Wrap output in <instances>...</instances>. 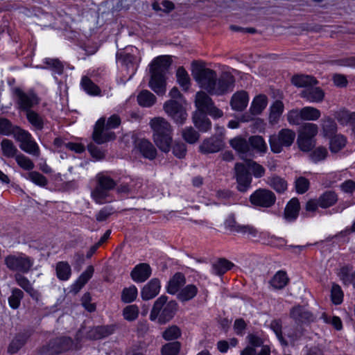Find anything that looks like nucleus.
<instances>
[{"mask_svg": "<svg viewBox=\"0 0 355 355\" xmlns=\"http://www.w3.org/2000/svg\"><path fill=\"white\" fill-rule=\"evenodd\" d=\"M192 76L200 87L211 95H223L234 87L235 78L231 73L223 72L218 78L215 71L196 62H192Z\"/></svg>", "mask_w": 355, "mask_h": 355, "instance_id": "f257e3e1", "label": "nucleus"}, {"mask_svg": "<svg viewBox=\"0 0 355 355\" xmlns=\"http://www.w3.org/2000/svg\"><path fill=\"white\" fill-rule=\"evenodd\" d=\"M149 125L153 130V140L157 147L164 153H168L173 141V128L163 117H154Z\"/></svg>", "mask_w": 355, "mask_h": 355, "instance_id": "f03ea898", "label": "nucleus"}, {"mask_svg": "<svg viewBox=\"0 0 355 355\" xmlns=\"http://www.w3.org/2000/svg\"><path fill=\"white\" fill-rule=\"evenodd\" d=\"M178 310V303L175 300H169L164 295L159 297L154 302L150 313L152 321L157 320L160 324L169 322Z\"/></svg>", "mask_w": 355, "mask_h": 355, "instance_id": "7ed1b4c3", "label": "nucleus"}, {"mask_svg": "<svg viewBox=\"0 0 355 355\" xmlns=\"http://www.w3.org/2000/svg\"><path fill=\"white\" fill-rule=\"evenodd\" d=\"M105 119L100 118L96 123L92 134L93 140L98 144H103L116 138L114 132L107 131L109 129L116 128L121 123V119L118 115H112L107 121Z\"/></svg>", "mask_w": 355, "mask_h": 355, "instance_id": "20e7f679", "label": "nucleus"}, {"mask_svg": "<svg viewBox=\"0 0 355 355\" xmlns=\"http://www.w3.org/2000/svg\"><path fill=\"white\" fill-rule=\"evenodd\" d=\"M96 185L92 191L91 196L98 204H104L109 200L110 191L116 186V182L110 176L103 173H98L96 176Z\"/></svg>", "mask_w": 355, "mask_h": 355, "instance_id": "39448f33", "label": "nucleus"}, {"mask_svg": "<svg viewBox=\"0 0 355 355\" xmlns=\"http://www.w3.org/2000/svg\"><path fill=\"white\" fill-rule=\"evenodd\" d=\"M296 137L295 131L289 128H283L277 133L269 137L270 150L274 153H281L284 148H289Z\"/></svg>", "mask_w": 355, "mask_h": 355, "instance_id": "423d86ee", "label": "nucleus"}, {"mask_svg": "<svg viewBox=\"0 0 355 355\" xmlns=\"http://www.w3.org/2000/svg\"><path fill=\"white\" fill-rule=\"evenodd\" d=\"M72 340L68 337H60L50 340L37 349L40 355H57L69 350Z\"/></svg>", "mask_w": 355, "mask_h": 355, "instance_id": "0eeeda50", "label": "nucleus"}, {"mask_svg": "<svg viewBox=\"0 0 355 355\" xmlns=\"http://www.w3.org/2000/svg\"><path fill=\"white\" fill-rule=\"evenodd\" d=\"M4 263L10 270L26 273L32 268L33 259L23 253H18L6 257Z\"/></svg>", "mask_w": 355, "mask_h": 355, "instance_id": "6e6552de", "label": "nucleus"}, {"mask_svg": "<svg viewBox=\"0 0 355 355\" xmlns=\"http://www.w3.org/2000/svg\"><path fill=\"white\" fill-rule=\"evenodd\" d=\"M195 105L199 111L198 113H207L214 118L223 116V112L217 108L210 96L205 92L200 91L196 94Z\"/></svg>", "mask_w": 355, "mask_h": 355, "instance_id": "1a4fd4ad", "label": "nucleus"}, {"mask_svg": "<svg viewBox=\"0 0 355 355\" xmlns=\"http://www.w3.org/2000/svg\"><path fill=\"white\" fill-rule=\"evenodd\" d=\"M220 130L218 135H212L202 140L198 147L200 153L203 155L216 153L225 148V143L223 133L224 128H221Z\"/></svg>", "mask_w": 355, "mask_h": 355, "instance_id": "9d476101", "label": "nucleus"}, {"mask_svg": "<svg viewBox=\"0 0 355 355\" xmlns=\"http://www.w3.org/2000/svg\"><path fill=\"white\" fill-rule=\"evenodd\" d=\"M250 201L254 206L270 208L275 205L276 196L269 189H259L250 195Z\"/></svg>", "mask_w": 355, "mask_h": 355, "instance_id": "9b49d317", "label": "nucleus"}, {"mask_svg": "<svg viewBox=\"0 0 355 355\" xmlns=\"http://www.w3.org/2000/svg\"><path fill=\"white\" fill-rule=\"evenodd\" d=\"M13 93L17 108L21 111L26 112L39 103L38 98L33 92L26 93L17 87L13 89Z\"/></svg>", "mask_w": 355, "mask_h": 355, "instance_id": "f8f14e48", "label": "nucleus"}, {"mask_svg": "<svg viewBox=\"0 0 355 355\" xmlns=\"http://www.w3.org/2000/svg\"><path fill=\"white\" fill-rule=\"evenodd\" d=\"M15 140L20 142V148L33 156L39 157L40 155V148L34 141L32 135L26 130H19Z\"/></svg>", "mask_w": 355, "mask_h": 355, "instance_id": "ddd939ff", "label": "nucleus"}, {"mask_svg": "<svg viewBox=\"0 0 355 355\" xmlns=\"http://www.w3.org/2000/svg\"><path fill=\"white\" fill-rule=\"evenodd\" d=\"M165 112L171 117L176 123L183 124L187 119V114L182 105L175 100H169L163 106Z\"/></svg>", "mask_w": 355, "mask_h": 355, "instance_id": "4468645a", "label": "nucleus"}, {"mask_svg": "<svg viewBox=\"0 0 355 355\" xmlns=\"http://www.w3.org/2000/svg\"><path fill=\"white\" fill-rule=\"evenodd\" d=\"M234 170L238 183L237 188L239 191L245 192L250 187L252 182V177L245 166L242 163H236L234 166Z\"/></svg>", "mask_w": 355, "mask_h": 355, "instance_id": "2eb2a0df", "label": "nucleus"}, {"mask_svg": "<svg viewBox=\"0 0 355 355\" xmlns=\"http://www.w3.org/2000/svg\"><path fill=\"white\" fill-rule=\"evenodd\" d=\"M290 317L297 325L309 324L315 320L313 313L300 305L295 306L291 309Z\"/></svg>", "mask_w": 355, "mask_h": 355, "instance_id": "dca6fc26", "label": "nucleus"}, {"mask_svg": "<svg viewBox=\"0 0 355 355\" xmlns=\"http://www.w3.org/2000/svg\"><path fill=\"white\" fill-rule=\"evenodd\" d=\"M230 146L235 150L241 158L252 155V150L249 144V139L247 140L242 136H236L229 141Z\"/></svg>", "mask_w": 355, "mask_h": 355, "instance_id": "f3484780", "label": "nucleus"}, {"mask_svg": "<svg viewBox=\"0 0 355 355\" xmlns=\"http://www.w3.org/2000/svg\"><path fill=\"white\" fill-rule=\"evenodd\" d=\"M151 76L148 83L150 89L159 96H162L166 91L165 75L150 71Z\"/></svg>", "mask_w": 355, "mask_h": 355, "instance_id": "a211bd4d", "label": "nucleus"}, {"mask_svg": "<svg viewBox=\"0 0 355 355\" xmlns=\"http://www.w3.org/2000/svg\"><path fill=\"white\" fill-rule=\"evenodd\" d=\"M135 149L146 159L153 160L157 157V150L153 144L146 139L138 140Z\"/></svg>", "mask_w": 355, "mask_h": 355, "instance_id": "6ab92c4d", "label": "nucleus"}, {"mask_svg": "<svg viewBox=\"0 0 355 355\" xmlns=\"http://www.w3.org/2000/svg\"><path fill=\"white\" fill-rule=\"evenodd\" d=\"M32 334V330H25L18 333L10 342L8 349V352L10 354L17 353L24 346Z\"/></svg>", "mask_w": 355, "mask_h": 355, "instance_id": "aec40b11", "label": "nucleus"}, {"mask_svg": "<svg viewBox=\"0 0 355 355\" xmlns=\"http://www.w3.org/2000/svg\"><path fill=\"white\" fill-rule=\"evenodd\" d=\"M334 116L340 125H349L355 135V112L343 108L336 111Z\"/></svg>", "mask_w": 355, "mask_h": 355, "instance_id": "412c9836", "label": "nucleus"}, {"mask_svg": "<svg viewBox=\"0 0 355 355\" xmlns=\"http://www.w3.org/2000/svg\"><path fill=\"white\" fill-rule=\"evenodd\" d=\"M152 270L146 263L137 264L131 271L130 276L135 282H144L151 275Z\"/></svg>", "mask_w": 355, "mask_h": 355, "instance_id": "4be33fe9", "label": "nucleus"}, {"mask_svg": "<svg viewBox=\"0 0 355 355\" xmlns=\"http://www.w3.org/2000/svg\"><path fill=\"white\" fill-rule=\"evenodd\" d=\"M160 282L158 279H152L146 284L141 291V296L144 300H149L158 295L160 291Z\"/></svg>", "mask_w": 355, "mask_h": 355, "instance_id": "5701e85b", "label": "nucleus"}, {"mask_svg": "<svg viewBox=\"0 0 355 355\" xmlns=\"http://www.w3.org/2000/svg\"><path fill=\"white\" fill-rule=\"evenodd\" d=\"M300 96L311 103H320L323 101L324 93L320 87L311 86L303 89Z\"/></svg>", "mask_w": 355, "mask_h": 355, "instance_id": "b1692460", "label": "nucleus"}, {"mask_svg": "<svg viewBox=\"0 0 355 355\" xmlns=\"http://www.w3.org/2000/svg\"><path fill=\"white\" fill-rule=\"evenodd\" d=\"M248 101L249 97L248 93L242 90L233 94L231 98L230 105L233 110L236 111H242L247 107Z\"/></svg>", "mask_w": 355, "mask_h": 355, "instance_id": "393cba45", "label": "nucleus"}, {"mask_svg": "<svg viewBox=\"0 0 355 355\" xmlns=\"http://www.w3.org/2000/svg\"><path fill=\"white\" fill-rule=\"evenodd\" d=\"M171 58L166 55L156 58L150 66V71L165 75L171 65Z\"/></svg>", "mask_w": 355, "mask_h": 355, "instance_id": "a878e982", "label": "nucleus"}, {"mask_svg": "<svg viewBox=\"0 0 355 355\" xmlns=\"http://www.w3.org/2000/svg\"><path fill=\"white\" fill-rule=\"evenodd\" d=\"M291 83L297 87H304V89L318 84V81L314 77L304 74L293 76Z\"/></svg>", "mask_w": 355, "mask_h": 355, "instance_id": "bb28decb", "label": "nucleus"}, {"mask_svg": "<svg viewBox=\"0 0 355 355\" xmlns=\"http://www.w3.org/2000/svg\"><path fill=\"white\" fill-rule=\"evenodd\" d=\"M267 184L278 193H283L288 187L287 182L280 176L273 175L267 178Z\"/></svg>", "mask_w": 355, "mask_h": 355, "instance_id": "cd10ccee", "label": "nucleus"}, {"mask_svg": "<svg viewBox=\"0 0 355 355\" xmlns=\"http://www.w3.org/2000/svg\"><path fill=\"white\" fill-rule=\"evenodd\" d=\"M19 126L14 125L10 121L6 118H0V135L5 136L12 135L15 139L19 130H21Z\"/></svg>", "mask_w": 355, "mask_h": 355, "instance_id": "c85d7f7f", "label": "nucleus"}, {"mask_svg": "<svg viewBox=\"0 0 355 355\" xmlns=\"http://www.w3.org/2000/svg\"><path fill=\"white\" fill-rule=\"evenodd\" d=\"M184 284V275L180 272H177L169 280L167 286V292L170 294L174 295Z\"/></svg>", "mask_w": 355, "mask_h": 355, "instance_id": "c756f323", "label": "nucleus"}, {"mask_svg": "<svg viewBox=\"0 0 355 355\" xmlns=\"http://www.w3.org/2000/svg\"><path fill=\"white\" fill-rule=\"evenodd\" d=\"M300 211V202L297 198H292L287 204L284 210V216L286 220H294L298 216Z\"/></svg>", "mask_w": 355, "mask_h": 355, "instance_id": "7c9ffc66", "label": "nucleus"}, {"mask_svg": "<svg viewBox=\"0 0 355 355\" xmlns=\"http://www.w3.org/2000/svg\"><path fill=\"white\" fill-rule=\"evenodd\" d=\"M249 144L252 150L260 154H265L268 150L264 139L260 135H253L249 137Z\"/></svg>", "mask_w": 355, "mask_h": 355, "instance_id": "2f4dec72", "label": "nucleus"}, {"mask_svg": "<svg viewBox=\"0 0 355 355\" xmlns=\"http://www.w3.org/2000/svg\"><path fill=\"white\" fill-rule=\"evenodd\" d=\"M193 121L195 126L201 132H207L211 128V123L205 113L196 112L193 116Z\"/></svg>", "mask_w": 355, "mask_h": 355, "instance_id": "473e14b6", "label": "nucleus"}, {"mask_svg": "<svg viewBox=\"0 0 355 355\" xmlns=\"http://www.w3.org/2000/svg\"><path fill=\"white\" fill-rule=\"evenodd\" d=\"M319 206L323 209L330 207L338 201V196L333 191H327L318 198Z\"/></svg>", "mask_w": 355, "mask_h": 355, "instance_id": "72a5a7b5", "label": "nucleus"}, {"mask_svg": "<svg viewBox=\"0 0 355 355\" xmlns=\"http://www.w3.org/2000/svg\"><path fill=\"white\" fill-rule=\"evenodd\" d=\"M2 155L7 158H15L18 154V149L13 141L3 139L1 142Z\"/></svg>", "mask_w": 355, "mask_h": 355, "instance_id": "f704fd0d", "label": "nucleus"}, {"mask_svg": "<svg viewBox=\"0 0 355 355\" xmlns=\"http://www.w3.org/2000/svg\"><path fill=\"white\" fill-rule=\"evenodd\" d=\"M268 103V98L266 95L259 94L257 96L250 106V112L253 115H257L266 108Z\"/></svg>", "mask_w": 355, "mask_h": 355, "instance_id": "c9c22d12", "label": "nucleus"}, {"mask_svg": "<svg viewBox=\"0 0 355 355\" xmlns=\"http://www.w3.org/2000/svg\"><path fill=\"white\" fill-rule=\"evenodd\" d=\"M55 271L57 277L62 281L68 280L71 275V268L67 261H59L56 263Z\"/></svg>", "mask_w": 355, "mask_h": 355, "instance_id": "e433bc0d", "label": "nucleus"}, {"mask_svg": "<svg viewBox=\"0 0 355 355\" xmlns=\"http://www.w3.org/2000/svg\"><path fill=\"white\" fill-rule=\"evenodd\" d=\"M288 280L286 272L279 270L270 279V284L275 289H282L287 285Z\"/></svg>", "mask_w": 355, "mask_h": 355, "instance_id": "4c0bfd02", "label": "nucleus"}, {"mask_svg": "<svg viewBox=\"0 0 355 355\" xmlns=\"http://www.w3.org/2000/svg\"><path fill=\"white\" fill-rule=\"evenodd\" d=\"M284 103L279 100L275 101L270 108L269 120L271 123L278 122L282 114L284 111Z\"/></svg>", "mask_w": 355, "mask_h": 355, "instance_id": "58836bf2", "label": "nucleus"}, {"mask_svg": "<svg viewBox=\"0 0 355 355\" xmlns=\"http://www.w3.org/2000/svg\"><path fill=\"white\" fill-rule=\"evenodd\" d=\"M352 267L345 266L340 268L338 272V276L342 282L346 286L349 284H352L354 286V283L355 282L354 273H352Z\"/></svg>", "mask_w": 355, "mask_h": 355, "instance_id": "ea45409f", "label": "nucleus"}, {"mask_svg": "<svg viewBox=\"0 0 355 355\" xmlns=\"http://www.w3.org/2000/svg\"><path fill=\"white\" fill-rule=\"evenodd\" d=\"M318 133V125L312 123H306L302 125L299 130L298 134L304 136L306 137L310 138L313 140L315 139V136Z\"/></svg>", "mask_w": 355, "mask_h": 355, "instance_id": "a19ab883", "label": "nucleus"}, {"mask_svg": "<svg viewBox=\"0 0 355 355\" xmlns=\"http://www.w3.org/2000/svg\"><path fill=\"white\" fill-rule=\"evenodd\" d=\"M137 101L141 106L148 107L155 103L156 97L148 90H143L138 94Z\"/></svg>", "mask_w": 355, "mask_h": 355, "instance_id": "79ce46f5", "label": "nucleus"}, {"mask_svg": "<svg viewBox=\"0 0 355 355\" xmlns=\"http://www.w3.org/2000/svg\"><path fill=\"white\" fill-rule=\"evenodd\" d=\"M237 233L246 236L248 239L253 241H258L261 236L258 230L251 225H241Z\"/></svg>", "mask_w": 355, "mask_h": 355, "instance_id": "37998d69", "label": "nucleus"}, {"mask_svg": "<svg viewBox=\"0 0 355 355\" xmlns=\"http://www.w3.org/2000/svg\"><path fill=\"white\" fill-rule=\"evenodd\" d=\"M300 114L302 121H316L321 116L320 111L318 109L310 106L300 109Z\"/></svg>", "mask_w": 355, "mask_h": 355, "instance_id": "c03bdc74", "label": "nucleus"}, {"mask_svg": "<svg viewBox=\"0 0 355 355\" xmlns=\"http://www.w3.org/2000/svg\"><path fill=\"white\" fill-rule=\"evenodd\" d=\"M114 331V325L98 326L92 331V333L94 339H101L112 334Z\"/></svg>", "mask_w": 355, "mask_h": 355, "instance_id": "a18cd8bd", "label": "nucleus"}, {"mask_svg": "<svg viewBox=\"0 0 355 355\" xmlns=\"http://www.w3.org/2000/svg\"><path fill=\"white\" fill-rule=\"evenodd\" d=\"M198 293V288L195 285L189 284L182 288L178 294V298L182 302L193 299Z\"/></svg>", "mask_w": 355, "mask_h": 355, "instance_id": "49530a36", "label": "nucleus"}, {"mask_svg": "<svg viewBox=\"0 0 355 355\" xmlns=\"http://www.w3.org/2000/svg\"><path fill=\"white\" fill-rule=\"evenodd\" d=\"M80 85L83 89L89 95L98 96L101 94V89L87 76L82 78Z\"/></svg>", "mask_w": 355, "mask_h": 355, "instance_id": "de8ad7c7", "label": "nucleus"}, {"mask_svg": "<svg viewBox=\"0 0 355 355\" xmlns=\"http://www.w3.org/2000/svg\"><path fill=\"white\" fill-rule=\"evenodd\" d=\"M347 144V138L343 135H336L330 139L329 148L332 153H338Z\"/></svg>", "mask_w": 355, "mask_h": 355, "instance_id": "09e8293b", "label": "nucleus"}, {"mask_svg": "<svg viewBox=\"0 0 355 355\" xmlns=\"http://www.w3.org/2000/svg\"><path fill=\"white\" fill-rule=\"evenodd\" d=\"M297 144L300 150L303 152H310L316 145V140L302 136L300 134L297 135Z\"/></svg>", "mask_w": 355, "mask_h": 355, "instance_id": "8fccbe9b", "label": "nucleus"}, {"mask_svg": "<svg viewBox=\"0 0 355 355\" xmlns=\"http://www.w3.org/2000/svg\"><path fill=\"white\" fill-rule=\"evenodd\" d=\"M28 121L36 129L42 130L44 128V121L42 117L33 110H29L26 112Z\"/></svg>", "mask_w": 355, "mask_h": 355, "instance_id": "3c124183", "label": "nucleus"}, {"mask_svg": "<svg viewBox=\"0 0 355 355\" xmlns=\"http://www.w3.org/2000/svg\"><path fill=\"white\" fill-rule=\"evenodd\" d=\"M233 266V263L225 259H220L212 265L214 273L222 275Z\"/></svg>", "mask_w": 355, "mask_h": 355, "instance_id": "603ef678", "label": "nucleus"}, {"mask_svg": "<svg viewBox=\"0 0 355 355\" xmlns=\"http://www.w3.org/2000/svg\"><path fill=\"white\" fill-rule=\"evenodd\" d=\"M177 81L179 85L185 91L190 87V78L187 71L182 67H179L176 71Z\"/></svg>", "mask_w": 355, "mask_h": 355, "instance_id": "864d4df0", "label": "nucleus"}, {"mask_svg": "<svg viewBox=\"0 0 355 355\" xmlns=\"http://www.w3.org/2000/svg\"><path fill=\"white\" fill-rule=\"evenodd\" d=\"M94 269L92 266H89L87 269L79 276L74 286L80 290L92 278Z\"/></svg>", "mask_w": 355, "mask_h": 355, "instance_id": "5fc2aeb1", "label": "nucleus"}, {"mask_svg": "<svg viewBox=\"0 0 355 355\" xmlns=\"http://www.w3.org/2000/svg\"><path fill=\"white\" fill-rule=\"evenodd\" d=\"M44 62L46 64L47 67H41V69H51L58 74L62 73L64 70V66L58 58H47L44 59Z\"/></svg>", "mask_w": 355, "mask_h": 355, "instance_id": "6e6d98bb", "label": "nucleus"}, {"mask_svg": "<svg viewBox=\"0 0 355 355\" xmlns=\"http://www.w3.org/2000/svg\"><path fill=\"white\" fill-rule=\"evenodd\" d=\"M181 348V344L178 341L168 343L162 346V355H178Z\"/></svg>", "mask_w": 355, "mask_h": 355, "instance_id": "4d7b16f0", "label": "nucleus"}, {"mask_svg": "<svg viewBox=\"0 0 355 355\" xmlns=\"http://www.w3.org/2000/svg\"><path fill=\"white\" fill-rule=\"evenodd\" d=\"M24 297V293L19 288H13L11 295L8 297L9 305L11 308L17 309Z\"/></svg>", "mask_w": 355, "mask_h": 355, "instance_id": "13d9d810", "label": "nucleus"}, {"mask_svg": "<svg viewBox=\"0 0 355 355\" xmlns=\"http://www.w3.org/2000/svg\"><path fill=\"white\" fill-rule=\"evenodd\" d=\"M137 296V288L132 285L128 288H125L121 294V300L125 303L133 302Z\"/></svg>", "mask_w": 355, "mask_h": 355, "instance_id": "bf43d9fd", "label": "nucleus"}, {"mask_svg": "<svg viewBox=\"0 0 355 355\" xmlns=\"http://www.w3.org/2000/svg\"><path fill=\"white\" fill-rule=\"evenodd\" d=\"M270 327L271 329L274 331L278 340L281 343L282 345H288L287 341L282 336V321L280 320H272Z\"/></svg>", "mask_w": 355, "mask_h": 355, "instance_id": "052dcab7", "label": "nucleus"}, {"mask_svg": "<svg viewBox=\"0 0 355 355\" xmlns=\"http://www.w3.org/2000/svg\"><path fill=\"white\" fill-rule=\"evenodd\" d=\"M15 161L21 168L26 171H31L34 168L35 164L33 161L24 154L19 153L15 157Z\"/></svg>", "mask_w": 355, "mask_h": 355, "instance_id": "680f3d73", "label": "nucleus"}, {"mask_svg": "<svg viewBox=\"0 0 355 355\" xmlns=\"http://www.w3.org/2000/svg\"><path fill=\"white\" fill-rule=\"evenodd\" d=\"M247 167L256 178L263 177L266 172L263 166L251 159L247 162Z\"/></svg>", "mask_w": 355, "mask_h": 355, "instance_id": "e2e57ef3", "label": "nucleus"}, {"mask_svg": "<svg viewBox=\"0 0 355 355\" xmlns=\"http://www.w3.org/2000/svg\"><path fill=\"white\" fill-rule=\"evenodd\" d=\"M328 154V151L326 148L319 146L313 150L309 154L310 159L314 163H318L320 161L325 159Z\"/></svg>", "mask_w": 355, "mask_h": 355, "instance_id": "0e129e2a", "label": "nucleus"}, {"mask_svg": "<svg viewBox=\"0 0 355 355\" xmlns=\"http://www.w3.org/2000/svg\"><path fill=\"white\" fill-rule=\"evenodd\" d=\"M322 128L326 136H331L337 131V125L330 117L322 120Z\"/></svg>", "mask_w": 355, "mask_h": 355, "instance_id": "69168bd1", "label": "nucleus"}, {"mask_svg": "<svg viewBox=\"0 0 355 355\" xmlns=\"http://www.w3.org/2000/svg\"><path fill=\"white\" fill-rule=\"evenodd\" d=\"M181 336V330L176 325H172L168 327L162 333V337L166 340H173L178 338Z\"/></svg>", "mask_w": 355, "mask_h": 355, "instance_id": "338daca9", "label": "nucleus"}, {"mask_svg": "<svg viewBox=\"0 0 355 355\" xmlns=\"http://www.w3.org/2000/svg\"><path fill=\"white\" fill-rule=\"evenodd\" d=\"M182 137L187 142L194 144L199 139L200 135L192 127H188L182 130Z\"/></svg>", "mask_w": 355, "mask_h": 355, "instance_id": "774afa93", "label": "nucleus"}]
</instances>
